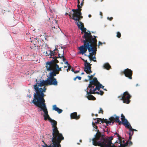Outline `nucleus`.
Instances as JSON below:
<instances>
[{
    "mask_svg": "<svg viewBox=\"0 0 147 147\" xmlns=\"http://www.w3.org/2000/svg\"><path fill=\"white\" fill-rule=\"evenodd\" d=\"M51 50H48L47 51H46L45 53L46 55L47 56H50V58H51ZM52 58V57H51Z\"/></svg>",
    "mask_w": 147,
    "mask_h": 147,
    "instance_id": "obj_26",
    "label": "nucleus"
},
{
    "mask_svg": "<svg viewBox=\"0 0 147 147\" xmlns=\"http://www.w3.org/2000/svg\"><path fill=\"white\" fill-rule=\"evenodd\" d=\"M77 79V78H76V77L75 78H74V81H75L76 80V79Z\"/></svg>",
    "mask_w": 147,
    "mask_h": 147,
    "instance_id": "obj_46",
    "label": "nucleus"
},
{
    "mask_svg": "<svg viewBox=\"0 0 147 147\" xmlns=\"http://www.w3.org/2000/svg\"><path fill=\"white\" fill-rule=\"evenodd\" d=\"M51 57L56 55L57 53H58V50L57 48L54 50L53 51H51Z\"/></svg>",
    "mask_w": 147,
    "mask_h": 147,
    "instance_id": "obj_17",
    "label": "nucleus"
},
{
    "mask_svg": "<svg viewBox=\"0 0 147 147\" xmlns=\"http://www.w3.org/2000/svg\"><path fill=\"white\" fill-rule=\"evenodd\" d=\"M92 116H93L94 115L93 114H92Z\"/></svg>",
    "mask_w": 147,
    "mask_h": 147,
    "instance_id": "obj_62",
    "label": "nucleus"
},
{
    "mask_svg": "<svg viewBox=\"0 0 147 147\" xmlns=\"http://www.w3.org/2000/svg\"><path fill=\"white\" fill-rule=\"evenodd\" d=\"M120 74L121 75L124 74L126 77L128 78L130 80L132 79V76L133 74V71L129 68H127L123 71H121L120 72Z\"/></svg>",
    "mask_w": 147,
    "mask_h": 147,
    "instance_id": "obj_11",
    "label": "nucleus"
},
{
    "mask_svg": "<svg viewBox=\"0 0 147 147\" xmlns=\"http://www.w3.org/2000/svg\"><path fill=\"white\" fill-rule=\"evenodd\" d=\"M92 124L93 127L97 129L98 128V127L96 125L95 123L93 122H92Z\"/></svg>",
    "mask_w": 147,
    "mask_h": 147,
    "instance_id": "obj_30",
    "label": "nucleus"
},
{
    "mask_svg": "<svg viewBox=\"0 0 147 147\" xmlns=\"http://www.w3.org/2000/svg\"><path fill=\"white\" fill-rule=\"evenodd\" d=\"M102 42H100V41H99L98 42V46L101 45H102Z\"/></svg>",
    "mask_w": 147,
    "mask_h": 147,
    "instance_id": "obj_38",
    "label": "nucleus"
},
{
    "mask_svg": "<svg viewBox=\"0 0 147 147\" xmlns=\"http://www.w3.org/2000/svg\"><path fill=\"white\" fill-rule=\"evenodd\" d=\"M82 59L84 61V59Z\"/></svg>",
    "mask_w": 147,
    "mask_h": 147,
    "instance_id": "obj_59",
    "label": "nucleus"
},
{
    "mask_svg": "<svg viewBox=\"0 0 147 147\" xmlns=\"http://www.w3.org/2000/svg\"><path fill=\"white\" fill-rule=\"evenodd\" d=\"M84 74V72H82V73H81V74H82V75H83V74Z\"/></svg>",
    "mask_w": 147,
    "mask_h": 147,
    "instance_id": "obj_51",
    "label": "nucleus"
},
{
    "mask_svg": "<svg viewBox=\"0 0 147 147\" xmlns=\"http://www.w3.org/2000/svg\"><path fill=\"white\" fill-rule=\"evenodd\" d=\"M65 64H66L67 65V66L69 65H70L68 63V62L67 61H66L65 62Z\"/></svg>",
    "mask_w": 147,
    "mask_h": 147,
    "instance_id": "obj_44",
    "label": "nucleus"
},
{
    "mask_svg": "<svg viewBox=\"0 0 147 147\" xmlns=\"http://www.w3.org/2000/svg\"><path fill=\"white\" fill-rule=\"evenodd\" d=\"M104 92L102 90H100L99 92H95V94H100L101 95H102L103 94Z\"/></svg>",
    "mask_w": 147,
    "mask_h": 147,
    "instance_id": "obj_27",
    "label": "nucleus"
},
{
    "mask_svg": "<svg viewBox=\"0 0 147 147\" xmlns=\"http://www.w3.org/2000/svg\"><path fill=\"white\" fill-rule=\"evenodd\" d=\"M85 62L84 63V71L87 74H89L92 72V71L91 70L92 65L91 64L87 62V60L84 61Z\"/></svg>",
    "mask_w": 147,
    "mask_h": 147,
    "instance_id": "obj_12",
    "label": "nucleus"
},
{
    "mask_svg": "<svg viewBox=\"0 0 147 147\" xmlns=\"http://www.w3.org/2000/svg\"><path fill=\"white\" fill-rule=\"evenodd\" d=\"M103 90H106V89H105H105H104H104H103Z\"/></svg>",
    "mask_w": 147,
    "mask_h": 147,
    "instance_id": "obj_56",
    "label": "nucleus"
},
{
    "mask_svg": "<svg viewBox=\"0 0 147 147\" xmlns=\"http://www.w3.org/2000/svg\"><path fill=\"white\" fill-rule=\"evenodd\" d=\"M121 123H122L126 128L129 129V131H137V130L133 129L132 127L130 124L127 120L125 118V116L123 114H121Z\"/></svg>",
    "mask_w": 147,
    "mask_h": 147,
    "instance_id": "obj_7",
    "label": "nucleus"
},
{
    "mask_svg": "<svg viewBox=\"0 0 147 147\" xmlns=\"http://www.w3.org/2000/svg\"><path fill=\"white\" fill-rule=\"evenodd\" d=\"M131 97V96L129 94L128 92L126 91L124 92L123 94H121V96H118V98H120V100H122L123 103L128 104L130 101L129 99Z\"/></svg>",
    "mask_w": 147,
    "mask_h": 147,
    "instance_id": "obj_8",
    "label": "nucleus"
},
{
    "mask_svg": "<svg viewBox=\"0 0 147 147\" xmlns=\"http://www.w3.org/2000/svg\"><path fill=\"white\" fill-rule=\"evenodd\" d=\"M91 94H87L88 95L87 96V98L88 100H94L96 98L94 96L91 95Z\"/></svg>",
    "mask_w": 147,
    "mask_h": 147,
    "instance_id": "obj_19",
    "label": "nucleus"
},
{
    "mask_svg": "<svg viewBox=\"0 0 147 147\" xmlns=\"http://www.w3.org/2000/svg\"><path fill=\"white\" fill-rule=\"evenodd\" d=\"M132 136L129 135V138L128 141L130 140L131 139V136Z\"/></svg>",
    "mask_w": 147,
    "mask_h": 147,
    "instance_id": "obj_39",
    "label": "nucleus"
},
{
    "mask_svg": "<svg viewBox=\"0 0 147 147\" xmlns=\"http://www.w3.org/2000/svg\"><path fill=\"white\" fill-rule=\"evenodd\" d=\"M51 142H52V144H53L52 146L51 144L49 145V146H48L47 144H45V146H44V147H61V145L60 144V143L61 142H60L59 144L57 145V146H55L53 144V142L52 141V140H51Z\"/></svg>",
    "mask_w": 147,
    "mask_h": 147,
    "instance_id": "obj_21",
    "label": "nucleus"
},
{
    "mask_svg": "<svg viewBox=\"0 0 147 147\" xmlns=\"http://www.w3.org/2000/svg\"><path fill=\"white\" fill-rule=\"evenodd\" d=\"M49 77L47 80L48 85H54L57 86V82L56 79L54 77L56 76L55 74L51 71L49 73Z\"/></svg>",
    "mask_w": 147,
    "mask_h": 147,
    "instance_id": "obj_9",
    "label": "nucleus"
},
{
    "mask_svg": "<svg viewBox=\"0 0 147 147\" xmlns=\"http://www.w3.org/2000/svg\"><path fill=\"white\" fill-rule=\"evenodd\" d=\"M94 75H91V76H88V77L89 78V80H90L94 76Z\"/></svg>",
    "mask_w": 147,
    "mask_h": 147,
    "instance_id": "obj_34",
    "label": "nucleus"
},
{
    "mask_svg": "<svg viewBox=\"0 0 147 147\" xmlns=\"http://www.w3.org/2000/svg\"><path fill=\"white\" fill-rule=\"evenodd\" d=\"M96 78H94L90 82V84L88 85V88L94 87L99 83Z\"/></svg>",
    "mask_w": 147,
    "mask_h": 147,
    "instance_id": "obj_13",
    "label": "nucleus"
},
{
    "mask_svg": "<svg viewBox=\"0 0 147 147\" xmlns=\"http://www.w3.org/2000/svg\"><path fill=\"white\" fill-rule=\"evenodd\" d=\"M102 137H104L103 135H101L98 129L97 130V133L95 135V138H93L92 139L93 144L95 146H97V144L98 143V141L101 139Z\"/></svg>",
    "mask_w": 147,
    "mask_h": 147,
    "instance_id": "obj_10",
    "label": "nucleus"
},
{
    "mask_svg": "<svg viewBox=\"0 0 147 147\" xmlns=\"http://www.w3.org/2000/svg\"><path fill=\"white\" fill-rule=\"evenodd\" d=\"M70 117L71 119H75L78 120L80 118V115H78L77 113L76 112H75L71 114Z\"/></svg>",
    "mask_w": 147,
    "mask_h": 147,
    "instance_id": "obj_15",
    "label": "nucleus"
},
{
    "mask_svg": "<svg viewBox=\"0 0 147 147\" xmlns=\"http://www.w3.org/2000/svg\"><path fill=\"white\" fill-rule=\"evenodd\" d=\"M96 119H97V121L95 122V123L96 124H97L100 123V120L101 119V118H96V119H94L95 120Z\"/></svg>",
    "mask_w": 147,
    "mask_h": 147,
    "instance_id": "obj_28",
    "label": "nucleus"
},
{
    "mask_svg": "<svg viewBox=\"0 0 147 147\" xmlns=\"http://www.w3.org/2000/svg\"><path fill=\"white\" fill-rule=\"evenodd\" d=\"M78 144H80L79 143H78Z\"/></svg>",
    "mask_w": 147,
    "mask_h": 147,
    "instance_id": "obj_61",
    "label": "nucleus"
},
{
    "mask_svg": "<svg viewBox=\"0 0 147 147\" xmlns=\"http://www.w3.org/2000/svg\"><path fill=\"white\" fill-rule=\"evenodd\" d=\"M66 15H68V13H66Z\"/></svg>",
    "mask_w": 147,
    "mask_h": 147,
    "instance_id": "obj_58",
    "label": "nucleus"
},
{
    "mask_svg": "<svg viewBox=\"0 0 147 147\" xmlns=\"http://www.w3.org/2000/svg\"><path fill=\"white\" fill-rule=\"evenodd\" d=\"M91 16H91V15L90 14H89V15H88V17H89V18H90V17H91Z\"/></svg>",
    "mask_w": 147,
    "mask_h": 147,
    "instance_id": "obj_47",
    "label": "nucleus"
},
{
    "mask_svg": "<svg viewBox=\"0 0 147 147\" xmlns=\"http://www.w3.org/2000/svg\"><path fill=\"white\" fill-rule=\"evenodd\" d=\"M103 1V0H101V1Z\"/></svg>",
    "mask_w": 147,
    "mask_h": 147,
    "instance_id": "obj_60",
    "label": "nucleus"
},
{
    "mask_svg": "<svg viewBox=\"0 0 147 147\" xmlns=\"http://www.w3.org/2000/svg\"><path fill=\"white\" fill-rule=\"evenodd\" d=\"M107 19L108 20H110V21H111V20H113V18L112 17H110V18H109V17H108L107 18Z\"/></svg>",
    "mask_w": 147,
    "mask_h": 147,
    "instance_id": "obj_36",
    "label": "nucleus"
},
{
    "mask_svg": "<svg viewBox=\"0 0 147 147\" xmlns=\"http://www.w3.org/2000/svg\"><path fill=\"white\" fill-rule=\"evenodd\" d=\"M104 68L107 70H109L111 68V66L110 65L109 63H106L104 64Z\"/></svg>",
    "mask_w": 147,
    "mask_h": 147,
    "instance_id": "obj_23",
    "label": "nucleus"
},
{
    "mask_svg": "<svg viewBox=\"0 0 147 147\" xmlns=\"http://www.w3.org/2000/svg\"><path fill=\"white\" fill-rule=\"evenodd\" d=\"M100 15L101 16V18H102V13L101 12H100Z\"/></svg>",
    "mask_w": 147,
    "mask_h": 147,
    "instance_id": "obj_41",
    "label": "nucleus"
},
{
    "mask_svg": "<svg viewBox=\"0 0 147 147\" xmlns=\"http://www.w3.org/2000/svg\"><path fill=\"white\" fill-rule=\"evenodd\" d=\"M71 71H73V72L74 71V70H73V69H72H72H71Z\"/></svg>",
    "mask_w": 147,
    "mask_h": 147,
    "instance_id": "obj_53",
    "label": "nucleus"
},
{
    "mask_svg": "<svg viewBox=\"0 0 147 147\" xmlns=\"http://www.w3.org/2000/svg\"><path fill=\"white\" fill-rule=\"evenodd\" d=\"M115 135H117V137H118V139L119 140L120 143H121V138L119 136V135L116 132L115 133Z\"/></svg>",
    "mask_w": 147,
    "mask_h": 147,
    "instance_id": "obj_25",
    "label": "nucleus"
},
{
    "mask_svg": "<svg viewBox=\"0 0 147 147\" xmlns=\"http://www.w3.org/2000/svg\"><path fill=\"white\" fill-rule=\"evenodd\" d=\"M42 142H43L44 143V145H43V147H44V146H45V144H46L45 143V142H44V141H43H43H42Z\"/></svg>",
    "mask_w": 147,
    "mask_h": 147,
    "instance_id": "obj_45",
    "label": "nucleus"
},
{
    "mask_svg": "<svg viewBox=\"0 0 147 147\" xmlns=\"http://www.w3.org/2000/svg\"><path fill=\"white\" fill-rule=\"evenodd\" d=\"M77 78H78L79 80H80L81 79V77L80 76H77L76 77Z\"/></svg>",
    "mask_w": 147,
    "mask_h": 147,
    "instance_id": "obj_37",
    "label": "nucleus"
},
{
    "mask_svg": "<svg viewBox=\"0 0 147 147\" xmlns=\"http://www.w3.org/2000/svg\"><path fill=\"white\" fill-rule=\"evenodd\" d=\"M62 58H63V61H64L66 60L64 58V56H63V57H62Z\"/></svg>",
    "mask_w": 147,
    "mask_h": 147,
    "instance_id": "obj_43",
    "label": "nucleus"
},
{
    "mask_svg": "<svg viewBox=\"0 0 147 147\" xmlns=\"http://www.w3.org/2000/svg\"><path fill=\"white\" fill-rule=\"evenodd\" d=\"M40 82L38 83L37 82V80L36 79V84L34 85V88L36 92L34 93V98L32 102L37 107L46 104L45 100L44 98L45 95L43 92H45L46 88L45 87L43 88H39V87L48 85L47 80L45 81L40 79Z\"/></svg>",
    "mask_w": 147,
    "mask_h": 147,
    "instance_id": "obj_3",
    "label": "nucleus"
},
{
    "mask_svg": "<svg viewBox=\"0 0 147 147\" xmlns=\"http://www.w3.org/2000/svg\"><path fill=\"white\" fill-rule=\"evenodd\" d=\"M67 66L68 68L66 70L67 72H68L70 70V69H71V66L70 65H67Z\"/></svg>",
    "mask_w": 147,
    "mask_h": 147,
    "instance_id": "obj_32",
    "label": "nucleus"
},
{
    "mask_svg": "<svg viewBox=\"0 0 147 147\" xmlns=\"http://www.w3.org/2000/svg\"><path fill=\"white\" fill-rule=\"evenodd\" d=\"M58 57H53V59L50 61H48L46 63V67L47 70L51 71L52 73H54L57 74H59V71H61L62 67H59L57 63L59 62L57 60Z\"/></svg>",
    "mask_w": 147,
    "mask_h": 147,
    "instance_id": "obj_4",
    "label": "nucleus"
},
{
    "mask_svg": "<svg viewBox=\"0 0 147 147\" xmlns=\"http://www.w3.org/2000/svg\"><path fill=\"white\" fill-rule=\"evenodd\" d=\"M104 86H101V88H102V89H103L104 88Z\"/></svg>",
    "mask_w": 147,
    "mask_h": 147,
    "instance_id": "obj_49",
    "label": "nucleus"
},
{
    "mask_svg": "<svg viewBox=\"0 0 147 147\" xmlns=\"http://www.w3.org/2000/svg\"><path fill=\"white\" fill-rule=\"evenodd\" d=\"M128 141L125 144H121V147H125L128 146V144H129V146L131 145L132 144V142L130 141Z\"/></svg>",
    "mask_w": 147,
    "mask_h": 147,
    "instance_id": "obj_18",
    "label": "nucleus"
},
{
    "mask_svg": "<svg viewBox=\"0 0 147 147\" xmlns=\"http://www.w3.org/2000/svg\"><path fill=\"white\" fill-rule=\"evenodd\" d=\"M95 86H96V87L95 88H94V90L95 91L96 90H98V91H99L100 88L102 86V85L99 82Z\"/></svg>",
    "mask_w": 147,
    "mask_h": 147,
    "instance_id": "obj_20",
    "label": "nucleus"
},
{
    "mask_svg": "<svg viewBox=\"0 0 147 147\" xmlns=\"http://www.w3.org/2000/svg\"><path fill=\"white\" fill-rule=\"evenodd\" d=\"M114 117H111L109 118L110 121H108L107 119H102L100 120V121L102 123H105L106 125H109L111 123H113L114 122L119 123V125L121 124V121L119 120L120 117L119 116H117L116 115H114Z\"/></svg>",
    "mask_w": 147,
    "mask_h": 147,
    "instance_id": "obj_6",
    "label": "nucleus"
},
{
    "mask_svg": "<svg viewBox=\"0 0 147 147\" xmlns=\"http://www.w3.org/2000/svg\"><path fill=\"white\" fill-rule=\"evenodd\" d=\"M86 81H87V80H86Z\"/></svg>",
    "mask_w": 147,
    "mask_h": 147,
    "instance_id": "obj_63",
    "label": "nucleus"
},
{
    "mask_svg": "<svg viewBox=\"0 0 147 147\" xmlns=\"http://www.w3.org/2000/svg\"><path fill=\"white\" fill-rule=\"evenodd\" d=\"M58 53V57H57L58 58H62V57H63V54H64V50L62 49L61 50V52L60 53H59V52Z\"/></svg>",
    "mask_w": 147,
    "mask_h": 147,
    "instance_id": "obj_22",
    "label": "nucleus"
},
{
    "mask_svg": "<svg viewBox=\"0 0 147 147\" xmlns=\"http://www.w3.org/2000/svg\"><path fill=\"white\" fill-rule=\"evenodd\" d=\"M134 132H133V131H129V132L128 134H129V135H131V136H132L133 135V134H134Z\"/></svg>",
    "mask_w": 147,
    "mask_h": 147,
    "instance_id": "obj_33",
    "label": "nucleus"
},
{
    "mask_svg": "<svg viewBox=\"0 0 147 147\" xmlns=\"http://www.w3.org/2000/svg\"><path fill=\"white\" fill-rule=\"evenodd\" d=\"M84 3V2L83 1H82V2L81 3V4H80L81 5V7H82V6L83 5Z\"/></svg>",
    "mask_w": 147,
    "mask_h": 147,
    "instance_id": "obj_40",
    "label": "nucleus"
},
{
    "mask_svg": "<svg viewBox=\"0 0 147 147\" xmlns=\"http://www.w3.org/2000/svg\"><path fill=\"white\" fill-rule=\"evenodd\" d=\"M79 72V71H74V72L75 73H77L78 72Z\"/></svg>",
    "mask_w": 147,
    "mask_h": 147,
    "instance_id": "obj_42",
    "label": "nucleus"
},
{
    "mask_svg": "<svg viewBox=\"0 0 147 147\" xmlns=\"http://www.w3.org/2000/svg\"><path fill=\"white\" fill-rule=\"evenodd\" d=\"M67 67V66H64V68H66Z\"/></svg>",
    "mask_w": 147,
    "mask_h": 147,
    "instance_id": "obj_57",
    "label": "nucleus"
},
{
    "mask_svg": "<svg viewBox=\"0 0 147 147\" xmlns=\"http://www.w3.org/2000/svg\"><path fill=\"white\" fill-rule=\"evenodd\" d=\"M95 115L97 117L98 116V115L97 114H96Z\"/></svg>",
    "mask_w": 147,
    "mask_h": 147,
    "instance_id": "obj_50",
    "label": "nucleus"
},
{
    "mask_svg": "<svg viewBox=\"0 0 147 147\" xmlns=\"http://www.w3.org/2000/svg\"><path fill=\"white\" fill-rule=\"evenodd\" d=\"M98 113H101L102 114H103V111L102 109L101 108H100V110L98 111Z\"/></svg>",
    "mask_w": 147,
    "mask_h": 147,
    "instance_id": "obj_31",
    "label": "nucleus"
},
{
    "mask_svg": "<svg viewBox=\"0 0 147 147\" xmlns=\"http://www.w3.org/2000/svg\"><path fill=\"white\" fill-rule=\"evenodd\" d=\"M94 86L90 88H88V86L87 88L85 90L87 94H95V92L94 90Z\"/></svg>",
    "mask_w": 147,
    "mask_h": 147,
    "instance_id": "obj_14",
    "label": "nucleus"
},
{
    "mask_svg": "<svg viewBox=\"0 0 147 147\" xmlns=\"http://www.w3.org/2000/svg\"><path fill=\"white\" fill-rule=\"evenodd\" d=\"M138 86V84H136V86Z\"/></svg>",
    "mask_w": 147,
    "mask_h": 147,
    "instance_id": "obj_55",
    "label": "nucleus"
},
{
    "mask_svg": "<svg viewBox=\"0 0 147 147\" xmlns=\"http://www.w3.org/2000/svg\"><path fill=\"white\" fill-rule=\"evenodd\" d=\"M116 36L117 37L119 38L121 36V34L119 32H117V33Z\"/></svg>",
    "mask_w": 147,
    "mask_h": 147,
    "instance_id": "obj_29",
    "label": "nucleus"
},
{
    "mask_svg": "<svg viewBox=\"0 0 147 147\" xmlns=\"http://www.w3.org/2000/svg\"><path fill=\"white\" fill-rule=\"evenodd\" d=\"M53 110L57 111L59 113H61L63 111L62 109L57 107L56 105H54L53 106Z\"/></svg>",
    "mask_w": 147,
    "mask_h": 147,
    "instance_id": "obj_16",
    "label": "nucleus"
},
{
    "mask_svg": "<svg viewBox=\"0 0 147 147\" xmlns=\"http://www.w3.org/2000/svg\"><path fill=\"white\" fill-rule=\"evenodd\" d=\"M38 107L40 108V111H42L43 112V116L44 117V119L45 121L48 119L51 123L53 128L52 136H51L50 138L49 136L48 137L52 140L55 146H57V145L62 140L64 139V137L62 134L59 133V131L57 127V122L56 121L52 119L50 117L48 114V112L46 104Z\"/></svg>",
    "mask_w": 147,
    "mask_h": 147,
    "instance_id": "obj_2",
    "label": "nucleus"
},
{
    "mask_svg": "<svg viewBox=\"0 0 147 147\" xmlns=\"http://www.w3.org/2000/svg\"><path fill=\"white\" fill-rule=\"evenodd\" d=\"M113 147H115V146L114 145V144H113Z\"/></svg>",
    "mask_w": 147,
    "mask_h": 147,
    "instance_id": "obj_54",
    "label": "nucleus"
},
{
    "mask_svg": "<svg viewBox=\"0 0 147 147\" xmlns=\"http://www.w3.org/2000/svg\"><path fill=\"white\" fill-rule=\"evenodd\" d=\"M55 29V27L52 28V30H53V29Z\"/></svg>",
    "mask_w": 147,
    "mask_h": 147,
    "instance_id": "obj_48",
    "label": "nucleus"
},
{
    "mask_svg": "<svg viewBox=\"0 0 147 147\" xmlns=\"http://www.w3.org/2000/svg\"><path fill=\"white\" fill-rule=\"evenodd\" d=\"M80 142H82V140H80Z\"/></svg>",
    "mask_w": 147,
    "mask_h": 147,
    "instance_id": "obj_52",
    "label": "nucleus"
},
{
    "mask_svg": "<svg viewBox=\"0 0 147 147\" xmlns=\"http://www.w3.org/2000/svg\"><path fill=\"white\" fill-rule=\"evenodd\" d=\"M113 139V136H111L109 138V139L108 140L110 141H111Z\"/></svg>",
    "mask_w": 147,
    "mask_h": 147,
    "instance_id": "obj_35",
    "label": "nucleus"
},
{
    "mask_svg": "<svg viewBox=\"0 0 147 147\" xmlns=\"http://www.w3.org/2000/svg\"><path fill=\"white\" fill-rule=\"evenodd\" d=\"M82 1H83L84 2V0H82Z\"/></svg>",
    "mask_w": 147,
    "mask_h": 147,
    "instance_id": "obj_64",
    "label": "nucleus"
},
{
    "mask_svg": "<svg viewBox=\"0 0 147 147\" xmlns=\"http://www.w3.org/2000/svg\"><path fill=\"white\" fill-rule=\"evenodd\" d=\"M78 9H72V11L73 12L72 14L71 12H69L68 15L70 17V18L76 21L75 22L76 24L79 28L81 29L82 28V24L84 25V24L81 22L80 21L81 19L83 18V16H82V13L81 12L78 11Z\"/></svg>",
    "mask_w": 147,
    "mask_h": 147,
    "instance_id": "obj_5",
    "label": "nucleus"
},
{
    "mask_svg": "<svg viewBox=\"0 0 147 147\" xmlns=\"http://www.w3.org/2000/svg\"><path fill=\"white\" fill-rule=\"evenodd\" d=\"M77 1H78V4L77 5V7H78L77 9H78V11L79 12H81V11L82 10V9H81V8H82V7H80V0H77Z\"/></svg>",
    "mask_w": 147,
    "mask_h": 147,
    "instance_id": "obj_24",
    "label": "nucleus"
},
{
    "mask_svg": "<svg viewBox=\"0 0 147 147\" xmlns=\"http://www.w3.org/2000/svg\"><path fill=\"white\" fill-rule=\"evenodd\" d=\"M82 27L81 30L84 32L83 38L85 39V40L83 42L84 45L78 47V49L80 51V53L83 55L86 52L87 49L89 52L92 51L89 53L88 57L90 61H92L96 62V61L94 59H96L95 55L97 51V40L96 37H97L94 36H92L90 32L89 33L86 32V29L84 28L82 24Z\"/></svg>",
    "mask_w": 147,
    "mask_h": 147,
    "instance_id": "obj_1",
    "label": "nucleus"
}]
</instances>
